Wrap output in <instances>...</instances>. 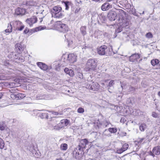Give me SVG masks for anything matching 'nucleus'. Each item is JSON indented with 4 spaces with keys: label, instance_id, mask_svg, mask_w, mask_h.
<instances>
[{
    "label": "nucleus",
    "instance_id": "nucleus-19",
    "mask_svg": "<svg viewBox=\"0 0 160 160\" xmlns=\"http://www.w3.org/2000/svg\"><path fill=\"white\" fill-rule=\"evenodd\" d=\"M140 58V55L138 53L132 54L129 57V60H137Z\"/></svg>",
    "mask_w": 160,
    "mask_h": 160
},
{
    "label": "nucleus",
    "instance_id": "nucleus-43",
    "mask_svg": "<svg viewBox=\"0 0 160 160\" xmlns=\"http://www.w3.org/2000/svg\"><path fill=\"white\" fill-rule=\"evenodd\" d=\"M131 12L132 13L134 16H136L138 17V16L137 13L135 10V9H132V10H131Z\"/></svg>",
    "mask_w": 160,
    "mask_h": 160
},
{
    "label": "nucleus",
    "instance_id": "nucleus-60",
    "mask_svg": "<svg viewBox=\"0 0 160 160\" xmlns=\"http://www.w3.org/2000/svg\"><path fill=\"white\" fill-rule=\"evenodd\" d=\"M2 96V94L1 93H0V99L1 98Z\"/></svg>",
    "mask_w": 160,
    "mask_h": 160
},
{
    "label": "nucleus",
    "instance_id": "nucleus-63",
    "mask_svg": "<svg viewBox=\"0 0 160 160\" xmlns=\"http://www.w3.org/2000/svg\"><path fill=\"white\" fill-rule=\"evenodd\" d=\"M158 95L159 97H160V91L159 92H158Z\"/></svg>",
    "mask_w": 160,
    "mask_h": 160
},
{
    "label": "nucleus",
    "instance_id": "nucleus-54",
    "mask_svg": "<svg viewBox=\"0 0 160 160\" xmlns=\"http://www.w3.org/2000/svg\"><path fill=\"white\" fill-rule=\"evenodd\" d=\"M107 132H108V130H105V131H104V132H103V134L105 136H109V135L108 134H107L106 133Z\"/></svg>",
    "mask_w": 160,
    "mask_h": 160
},
{
    "label": "nucleus",
    "instance_id": "nucleus-59",
    "mask_svg": "<svg viewBox=\"0 0 160 160\" xmlns=\"http://www.w3.org/2000/svg\"><path fill=\"white\" fill-rule=\"evenodd\" d=\"M56 160H63V159L61 158H59L56 159Z\"/></svg>",
    "mask_w": 160,
    "mask_h": 160
},
{
    "label": "nucleus",
    "instance_id": "nucleus-61",
    "mask_svg": "<svg viewBox=\"0 0 160 160\" xmlns=\"http://www.w3.org/2000/svg\"><path fill=\"white\" fill-rule=\"evenodd\" d=\"M93 1H95L96 2H98L100 1V0H92Z\"/></svg>",
    "mask_w": 160,
    "mask_h": 160
},
{
    "label": "nucleus",
    "instance_id": "nucleus-13",
    "mask_svg": "<svg viewBox=\"0 0 160 160\" xmlns=\"http://www.w3.org/2000/svg\"><path fill=\"white\" fill-rule=\"evenodd\" d=\"M37 20V18L35 16H33L32 18L27 19L26 22L31 27L33 24L36 22Z\"/></svg>",
    "mask_w": 160,
    "mask_h": 160
},
{
    "label": "nucleus",
    "instance_id": "nucleus-27",
    "mask_svg": "<svg viewBox=\"0 0 160 160\" xmlns=\"http://www.w3.org/2000/svg\"><path fill=\"white\" fill-rule=\"evenodd\" d=\"M146 128V125L145 123H142L139 126V129L141 131H144L145 129Z\"/></svg>",
    "mask_w": 160,
    "mask_h": 160
},
{
    "label": "nucleus",
    "instance_id": "nucleus-56",
    "mask_svg": "<svg viewBox=\"0 0 160 160\" xmlns=\"http://www.w3.org/2000/svg\"><path fill=\"white\" fill-rule=\"evenodd\" d=\"M44 11V10H41V11H40V12H36V14H38V13H40V14H42L43 12Z\"/></svg>",
    "mask_w": 160,
    "mask_h": 160
},
{
    "label": "nucleus",
    "instance_id": "nucleus-52",
    "mask_svg": "<svg viewBox=\"0 0 160 160\" xmlns=\"http://www.w3.org/2000/svg\"><path fill=\"white\" fill-rule=\"evenodd\" d=\"M9 82H5L4 83V85L7 88H8Z\"/></svg>",
    "mask_w": 160,
    "mask_h": 160
},
{
    "label": "nucleus",
    "instance_id": "nucleus-6",
    "mask_svg": "<svg viewBox=\"0 0 160 160\" xmlns=\"http://www.w3.org/2000/svg\"><path fill=\"white\" fill-rule=\"evenodd\" d=\"M77 56L74 54H63L61 57L62 60H76Z\"/></svg>",
    "mask_w": 160,
    "mask_h": 160
},
{
    "label": "nucleus",
    "instance_id": "nucleus-8",
    "mask_svg": "<svg viewBox=\"0 0 160 160\" xmlns=\"http://www.w3.org/2000/svg\"><path fill=\"white\" fill-rule=\"evenodd\" d=\"M12 24L15 29L20 31L22 30L24 27V26L22 24V23L18 21L13 22Z\"/></svg>",
    "mask_w": 160,
    "mask_h": 160
},
{
    "label": "nucleus",
    "instance_id": "nucleus-37",
    "mask_svg": "<svg viewBox=\"0 0 160 160\" xmlns=\"http://www.w3.org/2000/svg\"><path fill=\"white\" fill-rule=\"evenodd\" d=\"M128 144L125 143L123 145L122 148L125 151L127 150L128 148Z\"/></svg>",
    "mask_w": 160,
    "mask_h": 160
},
{
    "label": "nucleus",
    "instance_id": "nucleus-22",
    "mask_svg": "<svg viewBox=\"0 0 160 160\" xmlns=\"http://www.w3.org/2000/svg\"><path fill=\"white\" fill-rule=\"evenodd\" d=\"M39 116L42 119L46 118L48 119V115L47 112H45L44 113H40L39 115Z\"/></svg>",
    "mask_w": 160,
    "mask_h": 160
},
{
    "label": "nucleus",
    "instance_id": "nucleus-38",
    "mask_svg": "<svg viewBox=\"0 0 160 160\" xmlns=\"http://www.w3.org/2000/svg\"><path fill=\"white\" fill-rule=\"evenodd\" d=\"M67 74L69 75L71 77H73L74 75V72L72 70L70 69L69 71Z\"/></svg>",
    "mask_w": 160,
    "mask_h": 160
},
{
    "label": "nucleus",
    "instance_id": "nucleus-15",
    "mask_svg": "<svg viewBox=\"0 0 160 160\" xmlns=\"http://www.w3.org/2000/svg\"><path fill=\"white\" fill-rule=\"evenodd\" d=\"M29 150L32 152L33 156L35 157L38 158L40 156V153L38 151H36L35 150L33 145L30 147Z\"/></svg>",
    "mask_w": 160,
    "mask_h": 160
},
{
    "label": "nucleus",
    "instance_id": "nucleus-35",
    "mask_svg": "<svg viewBox=\"0 0 160 160\" xmlns=\"http://www.w3.org/2000/svg\"><path fill=\"white\" fill-rule=\"evenodd\" d=\"M62 123L64 125L67 126L69 123L67 119H64L61 121Z\"/></svg>",
    "mask_w": 160,
    "mask_h": 160
},
{
    "label": "nucleus",
    "instance_id": "nucleus-11",
    "mask_svg": "<svg viewBox=\"0 0 160 160\" xmlns=\"http://www.w3.org/2000/svg\"><path fill=\"white\" fill-rule=\"evenodd\" d=\"M27 12L26 10L22 8H17L15 11V14L18 15H23Z\"/></svg>",
    "mask_w": 160,
    "mask_h": 160
},
{
    "label": "nucleus",
    "instance_id": "nucleus-1",
    "mask_svg": "<svg viewBox=\"0 0 160 160\" xmlns=\"http://www.w3.org/2000/svg\"><path fill=\"white\" fill-rule=\"evenodd\" d=\"M119 21L120 26L116 30V32L119 33L122 30V28L126 27L129 24V22L125 18L126 13L122 9L118 10Z\"/></svg>",
    "mask_w": 160,
    "mask_h": 160
},
{
    "label": "nucleus",
    "instance_id": "nucleus-46",
    "mask_svg": "<svg viewBox=\"0 0 160 160\" xmlns=\"http://www.w3.org/2000/svg\"><path fill=\"white\" fill-rule=\"evenodd\" d=\"M69 41H68V40H66V41L68 43V46H69L72 43V40L70 39H69Z\"/></svg>",
    "mask_w": 160,
    "mask_h": 160
},
{
    "label": "nucleus",
    "instance_id": "nucleus-39",
    "mask_svg": "<svg viewBox=\"0 0 160 160\" xmlns=\"http://www.w3.org/2000/svg\"><path fill=\"white\" fill-rule=\"evenodd\" d=\"M151 63L152 66H155L159 63V61H151Z\"/></svg>",
    "mask_w": 160,
    "mask_h": 160
},
{
    "label": "nucleus",
    "instance_id": "nucleus-17",
    "mask_svg": "<svg viewBox=\"0 0 160 160\" xmlns=\"http://www.w3.org/2000/svg\"><path fill=\"white\" fill-rule=\"evenodd\" d=\"M88 142L86 139H82L80 141V147L82 148H85L86 146L88 144Z\"/></svg>",
    "mask_w": 160,
    "mask_h": 160
},
{
    "label": "nucleus",
    "instance_id": "nucleus-26",
    "mask_svg": "<svg viewBox=\"0 0 160 160\" xmlns=\"http://www.w3.org/2000/svg\"><path fill=\"white\" fill-rule=\"evenodd\" d=\"M65 63L64 61H63L62 62H61L59 63H58V65L57 67H56V69L57 71H59L60 70V68L61 67H64V65H62V64H63Z\"/></svg>",
    "mask_w": 160,
    "mask_h": 160
},
{
    "label": "nucleus",
    "instance_id": "nucleus-33",
    "mask_svg": "<svg viewBox=\"0 0 160 160\" xmlns=\"http://www.w3.org/2000/svg\"><path fill=\"white\" fill-rule=\"evenodd\" d=\"M65 39L66 40H68V41H69V39H70L72 37V35L71 33H67L64 35Z\"/></svg>",
    "mask_w": 160,
    "mask_h": 160
},
{
    "label": "nucleus",
    "instance_id": "nucleus-45",
    "mask_svg": "<svg viewBox=\"0 0 160 160\" xmlns=\"http://www.w3.org/2000/svg\"><path fill=\"white\" fill-rule=\"evenodd\" d=\"M124 151L123 150V149L121 148L120 149H119L117 150V152L119 154H121Z\"/></svg>",
    "mask_w": 160,
    "mask_h": 160
},
{
    "label": "nucleus",
    "instance_id": "nucleus-31",
    "mask_svg": "<svg viewBox=\"0 0 160 160\" xmlns=\"http://www.w3.org/2000/svg\"><path fill=\"white\" fill-rule=\"evenodd\" d=\"M108 131L112 133H116L117 131V129L116 128H109Z\"/></svg>",
    "mask_w": 160,
    "mask_h": 160
},
{
    "label": "nucleus",
    "instance_id": "nucleus-20",
    "mask_svg": "<svg viewBox=\"0 0 160 160\" xmlns=\"http://www.w3.org/2000/svg\"><path fill=\"white\" fill-rule=\"evenodd\" d=\"M73 156L76 159H79L81 155L79 152H78V150L77 149L74 150L73 152Z\"/></svg>",
    "mask_w": 160,
    "mask_h": 160
},
{
    "label": "nucleus",
    "instance_id": "nucleus-53",
    "mask_svg": "<svg viewBox=\"0 0 160 160\" xmlns=\"http://www.w3.org/2000/svg\"><path fill=\"white\" fill-rule=\"evenodd\" d=\"M29 31V29L27 28H26L24 31L23 33L25 34H27Z\"/></svg>",
    "mask_w": 160,
    "mask_h": 160
},
{
    "label": "nucleus",
    "instance_id": "nucleus-40",
    "mask_svg": "<svg viewBox=\"0 0 160 160\" xmlns=\"http://www.w3.org/2000/svg\"><path fill=\"white\" fill-rule=\"evenodd\" d=\"M146 37L148 38H152V35L151 32H149L147 33L146 35Z\"/></svg>",
    "mask_w": 160,
    "mask_h": 160
},
{
    "label": "nucleus",
    "instance_id": "nucleus-9",
    "mask_svg": "<svg viewBox=\"0 0 160 160\" xmlns=\"http://www.w3.org/2000/svg\"><path fill=\"white\" fill-rule=\"evenodd\" d=\"M26 95L22 93H19L16 94L15 93H12L10 95L11 98L13 99L16 100L21 99L25 97Z\"/></svg>",
    "mask_w": 160,
    "mask_h": 160
},
{
    "label": "nucleus",
    "instance_id": "nucleus-57",
    "mask_svg": "<svg viewBox=\"0 0 160 160\" xmlns=\"http://www.w3.org/2000/svg\"><path fill=\"white\" fill-rule=\"evenodd\" d=\"M52 113L54 114L55 115H58V113L57 112H54Z\"/></svg>",
    "mask_w": 160,
    "mask_h": 160
},
{
    "label": "nucleus",
    "instance_id": "nucleus-47",
    "mask_svg": "<svg viewBox=\"0 0 160 160\" xmlns=\"http://www.w3.org/2000/svg\"><path fill=\"white\" fill-rule=\"evenodd\" d=\"M19 79H15L14 80V82L15 83H17V86H18L19 82Z\"/></svg>",
    "mask_w": 160,
    "mask_h": 160
},
{
    "label": "nucleus",
    "instance_id": "nucleus-25",
    "mask_svg": "<svg viewBox=\"0 0 160 160\" xmlns=\"http://www.w3.org/2000/svg\"><path fill=\"white\" fill-rule=\"evenodd\" d=\"M86 26H82L80 28V30L82 34L83 35H85L86 34Z\"/></svg>",
    "mask_w": 160,
    "mask_h": 160
},
{
    "label": "nucleus",
    "instance_id": "nucleus-34",
    "mask_svg": "<svg viewBox=\"0 0 160 160\" xmlns=\"http://www.w3.org/2000/svg\"><path fill=\"white\" fill-rule=\"evenodd\" d=\"M6 126V125L4 122H0V130H3L5 129Z\"/></svg>",
    "mask_w": 160,
    "mask_h": 160
},
{
    "label": "nucleus",
    "instance_id": "nucleus-58",
    "mask_svg": "<svg viewBox=\"0 0 160 160\" xmlns=\"http://www.w3.org/2000/svg\"><path fill=\"white\" fill-rule=\"evenodd\" d=\"M122 134L123 136H125L126 135L127 133L126 132H122Z\"/></svg>",
    "mask_w": 160,
    "mask_h": 160
},
{
    "label": "nucleus",
    "instance_id": "nucleus-42",
    "mask_svg": "<svg viewBox=\"0 0 160 160\" xmlns=\"http://www.w3.org/2000/svg\"><path fill=\"white\" fill-rule=\"evenodd\" d=\"M152 116L154 118H157L158 117V114L156 112H152Z\"/></svg>",
    "mask_w": 160,
    "mask_h": 160
},
{
    "label": "nucleus",
    "instance_id": "nucleus-12",
    "mask_svg": "<svg viewBox=\"0 0 160 160\" xmlns=\"http://www.w3.org/2000/svg\"><path fill=\"white\" fill-rule=\"evenodd\" d=\"M107 47L106 45H102L98 48V53L101 55H104L105 54Z\"/></svg>",
    "mask_w": 160,
    "mask_h": 160
},
{
    "label": "nucleus",
    "instance_id": "nucleus-7",
    "mask_svg": "<svg viewBox=\"0 0 160 160\" xmlns=\"http://www.w3.org/2000/svg\"><path fill=\"white\" fill-rule=\"evenodd\" d=\"M96 66L97 63L95 61H89L87 64L88 70H86V71H89L90 69L95 70H96Z\"/></svg>",
    "mask_w": 160,
    "mask_h": 160
},
{
    "label": "nucleus",
    "instance_id": "nucleus-14",
    "mask_svg": "<svg viewBox=\"0 0 160 160\" xmlns=\"http://www.w3.org/2000/svg\"><path fill=\"white\" fill-rule=\"evenodd\" d=\"M99 87V85L97 82L92 83V84L89 85L88 87L89 89H91L93 91H97L98 90Z\"/></svg>",
    "mask_w": 160,
    "mask_h": 160
},
{
    "label": "nucleus",
    "instance_id": "nucleus-5",
    "mask_svg": "<svg viewBox=\"0 0 160 160\" xmlns=\"http://www.w3.org/2000/svg\"><path fill=\"white\" fill-rule=\"evenodd\" d=\"M120 9L117 10V12L113 10L110 11L108 15L109 19L110 21H114L117 16L118 18V20L119 21L118 10Z\"/></svg>",
    "mask_w": 160,
    "mask_h": 160
},
{
    "label": "nucleus",
    "instance_id": "nucleus-55",
    "mask_svg": "<svg viewBox=\"0 0 160 160\" xmlns=\"http://www.w3.org/2000/svg\"><path fill=\"white\" fill-rule=\"evenodd\" d=\"M126 121V120H124V119L123 118H122L121 119L120 122H124L125 121Z\"/></svg>",
    "mask_w": 160,
    "mask_h": 160
},
{
    "label": "nucleus",
    "instance_id": "nucleus-18",
    "mask_svg": "<svg viewBox=\"0 0 160 160\" xmlns=\"http://www.w3.org/2000/svg\"><path fill=\"white\" fill-rule=\"evenodd\" d=\"M111 6H110L108 3H104L101 7V9L103 11H105L108 10L110 8H111Z\"/></svg>",
    "mask_w": 160,
    "mask_h": 160
},
{
    "label": "nucleus",
    "instance_id": "nucleus-32",
    "mask_svg": "<svg viewBox=\"0 0 160 160\" xmlns=\"http://www.w3.org/2000/svg\"><path fill=\"white\" fill-rule=\"evenodd\" d=\"M62 3H64L65 7V9L66 10H68L69 8V5L70 4V2H64L63 1Z\"/></svg>",
    "mask_w": 160,
    "mask_h": 160
},
{
    "label": "nucleus",
    "instance_id": "nucleus-3",
    "mask_svg": "<svg viewBox=\"0 0 160 160\" xmlns=\"http://www.w3.org/2000/svg\"><path fill=\"white\" fill-rule=\"evenodd\" d=\"M62 8L58 6L54 7L51 10L52 16L55 18H62L64 16Z\"/></svg>",
    "mask_w": 160,
    "mask_h": 160
},
{
    "label": "nucleus",
    "instance_id": "nucleus-51",
    "mask_svg": "<svg viewBox=\"0 0 160 160\" xmlns=\"http://www.w3.org/2000/svg\"><path fill=\"white\" fill-rule=\"evenodd\" d=\"M104 126H105V127H106L109 124H110L109 122H108L107 121H105L104 122Z\"/></svg>",
    "mask_w": 160,
    "mask_h": 160
},
{
    "label": "nucleus",
    "instance_id": "nucleus-23",
    "mask_svg": "<svg viewBox=\"0 0 160 160\" xmlns=\"http://www.w3.org/2000/svg\"><path fill=\"white\" fill-rule=\"evenodd\" d=\"M144 139V138H139L137 140L134 141L135 144L136 146H138V147H139V146L141 144Z\"/></svg>",
    "mask_w": 160,
    "mask_h": 160
},
{
    "label": "nucleus",
    "instance_id": "nucleus-29",
    "mask_svg": "<svg viewBox=\"0 0 160 160\" xmlns=\"http://www.w3.org/2000/svg\"><path fill=\"white\" fill-rule=\"evenodd\" d=\"M140 112L139 110L135 109L133 112H131V114H132L134 116H139V113Z\"/></svg>",
    "mask_w": 160,
    "mask_h": 160
},
{
    "label": "nucleus",
    "instance_id": "nucleus-2",
    "mask_svg": "<svg viewBox=\"0 0 160 160\" xmlns=\"http://www.w3.org/2000/svg\"><path fill=\"white\" fill-rule=\"evenodd\" d=\"M25 49V47L22 44L17 43L15 45V50L18 53L15 56L14 59L18 60H23V59L21 57V53Z\"/></svg>",
    "mask_w": 160,
    "mask_h": 160
},
{
    "label": "nucleus",
    "instance_id": "nucleus-49",
    "mask_svg": "<svg viewBox=\"0 0 160 160\" xmlns=\"http://www.w3.org/2000/svg\"><path fill=\"white\" fill-rule=\"evenodd\" d=\"M6 79L5 77L2 75H0V80H4Z\"/></svg>",
    "mask_w": 160,
    "mask_h": 160
},
{
    "label": "nucleus",
    "instance_id": "nucleus-48",
    "mask_svg": "<svg viewBox=\"0 0 160 160\" xmlns=\"http://www.w3.org/2000/svg\"><path fill=\"white\" fill-rule=\"evenodd\" d=\"M69 69H69L67 68H65L64 69V71L66 74H67L69 71Z\"/></svg>",
    "mask_w": 160,
    "mask_h": 160
},
{
    "label": "nucleus",
    "instance_id": "nucleus-21",
    "mask_svg": "<svg viewBox=\"0 0 160 160\" xmlns=\"http://www.w3.org/2000/svg\"><path fill=\"white\" fill-rule=\"evenodd\" d=\"M12 31V26L11 23L8 24L7 28L5 30L6 32L10 33Z\"/></svg>",
    "mask_w": 160,
    "mask_h": 160
},
{
    "label": "nucleus",
    "instance_id": "nucleus-44",
    "mask_svg": "<svg viewBox=\"0 0 160 160\" xmlns=\"http://www.w3.org/2000/svg\"><path fill=\"white\" fill-rule=\"evenodd\" d=\"M114 84V80H111L110 81L108 84L109 86L111 87Z\"/></svg>",
    "mask_w": 160,
    "mask_h": 160
},
{
    "label": "nucleus",
    "instance_id": "nucleus-50",
    "mask_svg": "<svg viewBox=\"0 0 160 160\" xmlns=\"http://www.w3.org/2000/svg\"><path fill=\"white\" fill-rule=\"evenodd\" d=\"M80 10V8H78L76 9L75 10L74 12L75 13H78Z\"/></svg>",
    "mask_w": 160,
    "mask_h": 160
},
{
    "label": "nucleus",
    "instance_id": "nucleus-36",
    "mask_svg": "<svg viewBox=\"0 0 160 160\" xmlns=\"http://www.w3.org/2000/svg\"><path fill=\"white\" fill-rule=\"evenodd\" d=\"M5 145V143L3 140L2 139L0 142V148L2 149L4 148Z\"/></svg>",
    "mask_w": 160,
    "mask_h": 160
},
{
    "label": "nucleus",
    "instance_id": "nucleus-64",
    "mask_svg": "<svg viewBox=\"0 0 160 160\" xmlns=\"http://www.w3.org/2000/svg\"><path fill=\"white\" fill-rule=\"evenodd\" d=\"M131 89H132V90H135V88H132V87L131 88Z\"/></svg>",
    "mask_w": 160,
    "mask_h": 160
},
{
    "label": "nucleus",
    "instance_id": "nucleus-24",
    "mask_svg": "<svg viewBox=\"0 0 160 160\" xmlns=\"http://www.w3.org/2000/svg\"><path fill=\"white\" fill-rule=\"evenodd\" d=\"M60 148L62 150L65 151L68 148V145L66 143L62 144L60 146Z\"/></svg>",
    "mask_w": 160,
    "mask_h": 160
},
{
    "label": "nucleus",
    "instance_id": "nucleus-30",
    "mask_svg": "<svg viewBox=\"0 0 160 160\" xmlns=\"http://www.w3.org/2000/svg\"><path fill=\"white\" fill-rule=\"evenodd\" d=\"M8 88H12L16 87L17 86V83H15V82H9Z\"/></svg>",
    "mask_w": 160,
    "mask_h": 160
},
{
    "label": "nucleus",
    "instance_id": "nucleus-10",
    "mask_svg": "<svg viewBox=\"0 0 160 160\" xmlns=\"http://www.w3.org/2000/svg\"><path fill=\"white\" fill-rule=\"evenodd\" d=\"M160 147L159 146H157L155 147L153 149L152 151L150 152V155L153 156V157L155 156V155H159L160 154Z\"/></svg>",
    "mask_w": 160,
    "mask_h": 160
},
{
    "label": "nucleus",
    "instance_id": "nucleus-16",
    "mask_svg": "<svg viewBox=\"0 0 160 160\" xmlns=\"http://www.w3.org/2000/svg\"><path fill=\"white\" fill-rule=\"evenodd\" d=\"M37 65L41 69L43 70H47L48 69V66L42 62H38L37 63Z\"/></svg>",
    "mask_w": 160,
    "mask_h": 160
},
{
    "label": "nucleus",
    "instance_id": "nucleus-28",
    "mask_svg": "<svg viewBox=\"0 0 160 160\" xmlns=\"http://www.w3.org/2000/svg\"><path fill=\"white\" fill-rule=\"evenodd\" d=\"M39 99H51L48 95H43L42 96H40L38 98Z\"/></svg>",
    "mask_w": 160,
    "mask_h": 160
},
{
    "label": "nucleus",
    "instance_id": "nucleus-62",
    "mask_svg": "<svg viewBox=\"0 0 160 160\" xmlns=\"http://www.w3.org/2000/svg\"><path fill=\"white\" fill-rule=\"evenodd\" d=\"M53 127H54V129H58V128H57L56 127V126H53Z\"/></svg>",
    "mask_w": 160,
    "mask_h": 160
},
{
    "label": "nucleus",
    "instance_id": "nucleus-4",
    "mask_svg": "<svg viewBox=\"0 0 160 160\" xmlns=\"http://www.w3.org/2000/svg\"><path fill=\"white\" fill-rule=\"evenodd\" d=\"M57 27L60 32H65L68 30V26L64 23H62L60 21H58L56 22Z\"/></svg>",
    "mask_w": 160,
    "mask_h": 160
},
{
    "label": "nucleus",
    "instance_id": "nucleus-41",
    "mask_svg": "<svg viewBox=\"0 0 160 160\" xmlns=\"http://www.w3.org/2000/svg\"><path fill=\"white\" fill-rule=\"evenodd\" d=\"M84 111V109L82 108H79L77 110V112L78 113H82Z\"/></svg>",
    "mask_w": 160,
    "mask_h": 160
}]
</instances>
